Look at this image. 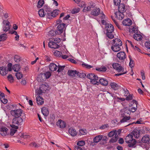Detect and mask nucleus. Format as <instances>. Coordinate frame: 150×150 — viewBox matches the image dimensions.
Segmentation results:
<instances>
[{
  "mask_svg": "<svg viewBox=\"0 0 150 150\" xmlns=\"http://www.w3.org/2000/svg\"><path fill=\"white\" fill-rule=\"evenodd\" d=\"M11 114L15 117L12 120V123L18 125H22L25 119V116L23 111L21 109H17L11 111Z\"/></svg>",
  "mask_w": 150,
  "mask_h": 150,
  "instance_id": "f257e3e1",
  "label": "nucleus"
},
{
  "mask_svg": "<svg viewBox=\"0 0 150 150\" xmlns=\"http://www.w3.org/2000/svg\"><path fill=\"white\" fill-rule=\"evenodd\" d=\"M110 44L112 45L111 50L114 52H117L121 50V47L122 45V42L121 40L118 38H115L110 41Z\"/></svg>",
  "mask_w": 150,
  "mask_h": 150,
  "instance_id": "f03ea898",
  "label": "nucleus"
},
{
  "mask_svg": "<svg viewBox=\"0 0 150 150\" xmlns=\"http://www.w3.org/2000/svg\"><path fill=\"white\" fill-rule=\"evenodd\" d=\"M105 31H106L107 37L110 39H112L114 38V34L113 31L114 28L113 25L110 23H105Z\"/></svg>",
  "mask_w": 150,
  "mask_h": 150,
  "instance_id": "7ed1b4c3",
  "label": "nucleus"
},
{
  "mask_svg": "<svg viewBox=\"0 0 150 150\" xmlns=\"http://www.w3.org/2000/svg\"><path fill=\"white\" fill-rule=\"evenodd\" d=\"M113 68L115 69L117 72L120 73L116 74L115 75L117 76H119L127 73V71H125L124 68L122 67L121 64L117 63H113L112 64Z\"/></svg>",
  "mask_w": 150,
  "mask_h": 150,
  "instance_id": "20e7f679",
  "label": "nucleus"
},
{
  "mask_svg": "<svg viewBox=\"0 0 150 150\" xmlns=\"http://www.w3.org/2000/svg\"><path fill=\"white\" fill-rule=\"evenodd\" d=\"M56 25L57 26L55 33L57 35H60L65 30L66 25L65 23H62V21L59 19L56 22Z\"/></svg>",
  "mask_w": 150,
  "mask_h": 150,
  "instance_id": "39448f33",
  "label": "nucleus"
},
{
  "mask_svg": "<svg viewBox=\"0 0 150 150\" xmlns=\"http://www.w3.org/2000/svg\"><path fill=\"white\" fill-rule=\"evenodd\" d=\"M125 140V142L128 144V146L129 147H134L137 143L136 140L133 139V135L130 134H129L126 137Z\"/></svg>",
  "mask_w": 150,
  "mask_h": 150,
  "instance_id": "423d86ee",
  "label": "nucleus"
},
{
  "mask_svg": "<svg viewBox=\"0 0 150 150\" xmlns=\"http://www.w3.org/2000/svg\"><path fill=\"white\" fill-rule=\"evenodd\" d=\"M107 137L106 136L98 135L94 138L93 141L94 143H97L101 140L103 141H107Z\"/></svg>",
  "mask_w": 150,
  "mask_h": 150,
  "instance_id": "0eeeda50",
  "label": "nucleus"
},
{
  "mask_svg": "<svg viewBox=\"0 0 150 150\" xmlns=\"http://www.w3.org/2000/svg\"><path fill=\"white\" fill-rule=\"evenodd\" d=\"M3 30L5 32H7L10 29V25L9 22L7 20H4L3 21Z\"/></svg>",
  "mask_w": 150,
  "mask_h": 150,
  "instance_id": "6e6552de",
  "label": "nucleus"
},
{
  "mask_svg": "<svg viewBox=\"0 0 150 150\" xmlns=\"http://www.w3.org/2000/svg\"><path fill=\"white\" fill-rule=\"evenodd\" d=\"M9 131L8 128L2 126L0 128V134L2 136H8L9 134Z\"/></svg>",
  "mask_w": 150,
  "mask_h": 150,
  "instance_id": "1a4fd4ad",
  "label": "nucleus"
},
{
  "mask_svg": "<svg viewBox=\"0 0 150 150\" xmlns=\"http://www.w3.org/2000/svg\"><path fill=\"white\" fill-rule=\"evenodd\" d=\"M117 57L121 62H123L126 58L125 53L124 52H120L117 54Z\"/></svg>",
  "mask_w": 150,
  "mask_h": 150,
  "instance_id": "9d476101",
  "label": "nucleus"
},
{
  "mask_svg": "<svg viewBox=\"0 0 150 150\" xmlns=\"http://www.w3.org/2000/svg\"><path fill=\"white\" fill-rule=\"evenodd\" d=\"M45 13H46V16L50 19H51V11L50 8L48 6H45L43 8Z\"/></svg>",
  "mask_w": 150,
  "mask_h": 150,
  "instance_id": "9b49d317",
  "label": "nucleus"
},
{
  "mask_svg": "<svg viewBox=\"0 0 150 150\" xmlns=\"http://www.w3.org/2000/svg\"><path fill=\"white\" fill-rule=\"evenodd\" d=\"M100 10L99 8L96 7L93 9L91 11V14L95 16H97L100 13Z\"/></svg>",
  "mask_w": 150,
  "mask_h": 150,
  "instance_id": "f8f14e48",
  "label": "nucleus"
},
{
  "mask_svg": "<svg viewBox=\"0 0 150 150\" xmlns=\"http://www.w3.org/2000/svg\"><path fill=\"white\" fill-rule=\"evenodd\" d=\"M123 114L122 115V118L120 120V122L121 123H123L125 122H130L131 117L129 116H124Z\"/></svg>",
  "mask_w": 150,
  "mask_h": 150,
  "instance_id": "ddd939ff",
  "label": "nucleus"
},
{
  "mask_svg": "<svg viewBox=\"0 0 150 150\" xmlns=\"http://www.w3.org/2000/svg\"><path fill=\"white\" fill-rule=\"evenodd\" d=\"M43 87H46V86L45 85H42L40 87L39 89L35 90V94L36 96L38 95H41L42 94L43 92H44V89H42Z\"/></svg>",
  "mask_w": 150,
  "mask_h": 150,
  "instance_id": "4468645a",
  "label": "nucleus"
},
{
  "mask_svg": "<svg viewBox=\"0 0 150 150\" xmlns=\"http://www.w3.org/2000/svg\"><path fill=\"white\" fill-rule=\"evenodd\" d=\"M132 103H133V104H132V106H133L130 109V112H134L136 110H137V102L134 100H133L132 102Z\"/></svg>",
  "mask_w": 150,
  "mask_h": 150,
  "instance_id": "2eb2a0df",
  "label": "nucleus"
},
{
  "mask_svg": "<svg viewBox=\"0 0 150 150\" xmlns=\"http://www.w3.org/2000/svg\"><path fill=\"white\" fill-rule=\"evenodd\" d=\"M118 9V11L124 13L126 11L127 8L124 4H120L119 5Z\"/></svg>",
  "mask_w": 150,
  "mask_h": 150,
  "instance_id": "dca6fc26",
  "label": "nucleus"
},
{
  "mask_svg": "<svg viewBox=\"0 0 150 150\" xmlns=\"http://www.w3.org/2000/svg\"><path fill=\"white\" fill-rule=\"evenodd\" d=\"M7 68L5 66L0 67V74L2 76H5L8 73Z\"/></svg>",
  "mask_w": 150,
  "mask_h": 150,
  "instance_id": "f3484780",
  "label": "nucleus"
},
{
  "mask_svg": "<svg viewBox=\"0 0 150 150\" xmlns=\"http://www.w3.org/2000/svg\"><path fill=\"white\" fill-rule=\"evenodd\" d=\"M123 12L118 11L115 13L116 17L118 19L121 20L124 17Z\"/></svg>",
  "mask_w": 150,
  "mask_h": 150,
  "instance_id": "a211bd4d",
  "label": "nucleus"
},
{
  "mask_svg": "<svg viewBox=\"0 0 150 150\" xmlns=\"http://www.w3.org/2000/svg\"><path fill=\"white\" fill-rule=\"evenodd\" d=\"M48 46L49 47L54 49H57L59 47V45L57 44L55 42L52 41L49 42Z\"/></svg>",
  "mask_w": 150,
  "mask_h": 150,
  "instance_id": "6ab92c4d",
  "label": "nucleus"
},
{
  "mask_svg": "<svg viewBox=\"0 0 150 150\" xmlns=\"http://www.w3.org/2000/svg\"><path fill=\"white\" fill-rule=\"evenodd\" d=\"M57 125L60 128H64L66 127V123L65 122L60 120L57 122Z\"/></svg>",
  "mask_w": 150,
  "mask_h": 150,
  "instance_id": "aec40b11",
  "label": "nucleus"
},
{
  "mask_svg": "<svg viewBox=\"0 0 150 150\" xmlns=\"http://www.w3.org/2000/svg\"><path fill=\"white\" fill-rule=\"evenodd\" d=\"M122 24L124 25L129 26L132 24V21L129 18L124 20L122 21Z\"/></svg>",
  "mask_w": 150,
  "mask_h": 150,
  "instance_id": "412c9836",
  "label": "nucleus"
},
{
  "mask_svg": "<svg viewBox=\"0 0 150 150\" xmlns=\"http://www.w3.org/2000/svg\"><path fill=\"white\" fill-rule=\"evenodd\" d=\"M49 67L50 70L52 71H56L58 68L57 66L53 63H51L49 65Z\"/></svg>",
  "mask_w": 150,
  "mask_h": 150,
  "instance_id": "4be33fe9",
  "label": "nucleus"
},
{
  "mask_svg": "<svg viewBox=\"0 0 150 150\" xmlns=\"http://www.w3.org/2000/svg\"><path fill=\"white\" fill-rule=\"evenodd\" d=\"M98 77L97 75H95V76L90 81L91 83L93 84H97L98 85L99 84V82H98Z\"/></svg>",
  "mask_w": 150,
  "mask_h": 150,
  "instance_id": "5701e85b",
  "label": "nucleus"
},
{
  "mask_svg": "<svg viewBox=\"0 0 150 150\" xmlns=\"http://www.w3.org/2000/svg\"><path fill=\"white\" fill-rule=\"evenodd\" d=\"M99 81L101 85L104 86H106L108 84V81L104 78L100 79Z\"/></svg>",
  "mask_w": 150,
  "mask_h": 150,
  "instance_id": "b1692460",
  "label": "nucleus"
},
{
  "mask_svg": "<svg viewBox=\"0 0 150 150\" xmlns=\"http://www.w3.org/2000/svg\"><path fill=\"white\" fill-rule=\"evenodd\" d=\"M68 132L69 134L72 137L75 136L77 134V132L76 130L73 128H69L68 130Z\"/></svg>",
  "mask_w": 150,
  "mask_h": 150,
  "instance_id": "393cba45",
  "label": "nucleus"
},
{
  "mask_svg": "<svg viewBox=\"0 0 150 150\" xmlns=\"http://www.w3.org/2000/svg\"><path fill=\"white\" fill-rule=\"evenodd\" d=\"M100 14V17L101 19V22L102 24L105 25L106 23V21L105 20V16L102 11H101Z\"/></svg>",
  "mask_w": 150,
  "mask_h": 150,
  "instance_id": "a878e982",
  "label": "nucleus"
},
{
  "mask_svg": "<svg viewBox=\"0 0 150 150\" xmlns=\"http://www.w3.org/2000/svg\"><path fill=\"white\" fill-rule=\"evenodd\" d=\"M129 31L131 33H134V34L139 33L138 30L136 26H131L129 28Z\"/></svg>",
  "mask_w": 150,
  "mask_h": 150,
  "instance_id": "bb28decb",
  "label": "nucleus"
},
{
  "mask_svg": "<svg viewBox=\"0 0 150 150\" xmlns=\"http://www.w3.org/2000/svg\"><path fill=\"white\" fill-rule=\"evenodd\" d=\"M37 103L38 105H41L44 103L43 98L41 96H39L36 98Z\"/></svg>",
  "mask_w": 150,
  "mask_h": 150,
  "instance_id": "cd10ccee",
  "label": "nucleus"
},
{
  "mask_svg": "<svg viewBox=\"0 0 150 150\" xmlns=\"http://www.w3.org/2000/svg\"><path fill=\"white\" fill-rule=\"evenodd\" d=\"M142 141L143 143H147L149 142V135L146 134L144 136L142 139Z\"/></svg>",
  "mask_w": 150,
  "mask_h": 150,
  "instance_id": "c85d7f7f",
  "label": "nucleus"
},
{
  "mask_svg": "<svg viewBox=\"0 0 150 150\" xmlns=\"http://www.w3.org/2000/svg\"><path fill=\"white\" fill-rule=\"evenodd\" d=\"M110 85L111 88L114 90H116L119 88V86L115 82H111Z\"/></svg>",
  "mask_w": 150,
  "mask_h": 150,
  "instance_id": "c756f323",
  "label": "nucleus"
},
{
  "mask_svg": "<svg viewBox=\"0 0 150 150\" xmlns=\"http://www.w3.org/2000/svg\"><path fill=\"white\" fill-rule=\"evenodd\" d=\"M134 38L137 41H140L142 40V36L139 33L134 34L133 35Z\"/></svg>",
  "mask_w": 150,
  "mask_h": 150,
  "instance_id": "7c9ffc66",
  "label": "nucleus"
},
{
  "mask_svg": "<svg viewBox=\"0 0 150 150\" xmlns=\"http://www.w3.org/2000/svg\"><path fill=\"white\" fill-rule=\"evenodd\" d=\"M41 112L43 115L45 116H47L48 115L49 112L48 109L45 108H43L41 109Z\"/></svg>",
  "mask_w": 150,
  "mask_h": 150,
  "instance_id": "2f4dec72",
  "label": "nucleus"
},
{
  "mask_svg": "<svg viewBox=\"0 0 150 150\" xmlns=\"http://www.w3.org/2000/svg\"><path fill=\"white\" fill-rule=\"evenodd\" d=\"M59 11L58 9H55L53 11H52L51 14V19L56 17L58 14Z\"/></svg>",
  "mask_w": 150,
  "mask_h": 150,
  "instance_id": "473e14b6",
  "label": "nucleus"
},
{
  "mask_svg": "<svg viewBox=\"0 0 150 150\" xmlns=\"http://www.w3.org/2000/svg\"><path fill=\"white\" fill-rule=\"evenodd\" d=\"M77 71L76 70H70L68 71V74L71 76L74 77L77 74Z\"/></svg>",
  "mask_w": 150,
  "mask_h": 150,
  "instance_id": "72a5a7b5",
  "label": "nucleus"
},
{
  "mask_svg": "<svg viewBox=\"0 0 150 150\" xmlns=\"http://www.w3.org/2000/svg\"><path fill=\"white\" fill-rule=\"evenodd\" d=\"M132 134L134 137L137 138L140 135V132L137 129H134L132 132Z\"/></svg>",
  "mask_w": 150,
  "mask_h": 150,
  "instance_id": "f704fd0d",
  "label": "nucleus"
},
{
  "mask_svg": "<svg viewBox=\"0 0 150 150\" xmlns=\"http://www.w3.org/2000/svg\"><path fill=\"white\" fill-rule=\"evenodd\" d=\"M21 67L19 64H16L14 65L12 67L13 70L16 72H18L19 71Z\"/></svg>",
  "mask_w": 150,
  "mask_h": 150,
  "instance_id": "c9c22d12",
  "label": "nucleus"
},
{
  "mask_svg": "<svg viewBox=\"0 0 150 150\" xmlns=\"http://www.w3.org/2000/svg\"><path fill=\"white\" fill-rule=\"evenodd\" d=\"M46 13L43 8L40 9L38 12L40 16L41 17H44L45 16H46Z\"/></svg>",
  "mask_w": 150,
  "mask_h": 150,
  "instance_id": "e433bc0d",
  "label": "nucleus"
},
{
  "mask_svg": "<svg viewBox=\"0 0 150 150\" xmlns=\"http://www.w3.org/2000/svg\"><path fill=\"white\" fill-rule=\"evenodd\" d=\"M18 126H15V127H14V128H12L11 129L10 131H9V134L11 136L13 135L16 132V129H18Z\"/></svg>",
  "mask_w": 150,
  "mask_h": 150,
  "instance_id": "4c0bfd02",
  "label": "nucleus"
},
{
  "mask_svg": "<svg viewBox=\"0 0 150 150\" xmlns=\"http://www.w3.org/2000/svg\"><path fill=\"white\" fill-rule=\"evenodd\" d=\"M118 137L117 134H115L114 137H113L110 140V142L111 143H114L116 142L118 139Z\"/></svg>",
  "mask_w": 150,
  "mask_h": 150,
  "instance_id": "58836bf2",
  "label": "nucleus"
},
{
  "mask_svg": "<svg viewBox=\"0 0 150 150\" xmlns=\"http://www.w3.org/2000/svg\"><path fill=\"white\" fill-rule=\"evenodd\" d=\"M96 70L99 71H105L107 70L106 68L104 67H97L96 68Z\"/></svg>",
  "mask_w": 150,
  "mask_h": 150,
  "instance_id": "ea45409f",
  "label": "nucleus"
},
{
  "mask_svg": "<svg viewBox=\"0 0 150 150\" xmlns=\"http://www.w3.org/2000/svg\"><path fill=\"white\" fill-rule=\"evenodd\" d=\"M44 4V0H39L38 3L37 7L38 8H40Z\"/></svg>",
  "mask_w": 150,
  "mask_h": 150,
  "instance_id": "a19ab883",
  "label": "nucleus"
},
{
  "mask_svg": "<svg viewBox=\"0 0 150 150\" xmlns=\"http://www.w3.org/2000/svg\"><path fill=\"white\" fill-rule=\"evenodd\" d=\"M7 38V35L5 34H3L0 35V41H4Z\"/></svg>",
  "mask_w": 150,
  "mask_h": 150,
  "instance_id": "79ce46f5",
  "label": "nucleus"
},
{
  "mask_svg": "<svg viewBox=\"0 0 150 150\" xmlns=\"http://www.w3.org/2000/svg\"><path fill=\"white\" fill-rule=\"evenodd\" d=\"M16 76L18 79H20L23 77V74L20 72H18L16 73Z\"/></svg>",
  "mask_w": 150,
  "mask_h": 150,
  "instance_id": "37998d69",
  "label": "nucleus"
},
{
  "mask_svg": "<svg viewBox=\"0 0 150 150\" xmlns=\"http://www.w3.org/2000/svg\"><path fill=\"white\" fill-rule=\"evenodd\" d=\"M82 66L83 67L87 69H90L93 67V66L85 63H82Z\"/></svg>",
  "mask_w": 150,
  "mask_h": 150,
  "instance_id": "c03bdc74",
  "label": "nucleus"
},
{
  "mask_svg": "<svg viewBox=\"0 0 150 150\" xmlns=\"http://www.w3.org/2000/svg\"><path fill=\"white\" fill-rule=\"evenodd\" d=\"M30 145V146L34 147L35 148H38L41 146V145L40 144H37L35 142H31Z\"/></svg>",
  "mask_w": 150,
  "mask_h": 150,
  "instance_id": "a18cd8bd",
  "label": "nucleus"
},
{
  "mask_svg": "<svg viewBox=\"0 0 150 150\" xmlns=\"http://www.w3.org/2000/svg\"><path fill=\"white\" fill-rule=\"evenodd\" d=\"M80 134L81 135H83L86 134L87 132L86 130L85 129H81L79 130Z\"/></svg>",
  "mask_w": 150,
  "mask_h": 150,
  "instance_id": "49530a36",
  "label": "nucleus"
},
{
  "mask_svg": "<svg viewBox=\"0 0 150 150\" xmlns=\"http://www.w3.org/2000/svg\"><path fill=\"white\" fill-rule=\"evenodd\" d=\"M54 54L57 57L61 56L62 53L59 51H56L54 52Z\"/></svg>",
  "mask_w": 150,
  "mask_h": 150,
  "instance_id": "de8ad7c7",
  "label": "nucleus"
},
{
  "mask_svg": "<svg viewBox=\"0 0 150 150\" xmlns=\"http://www.w3.org/2000/svg\"><path fill=\"white\" fill-rule=\"evenodd\" d=\"M14 60L15 62H18L21 60V58L19 56L16 55L14 57Z\"/></svg>",
  "mask_w": 150,
  "mask_h": 150,
  "instance_id": "09e8293b",
  "label": "nucleus"
},
{
  "mask_svg": "<svg viewBox=\"0 0 150 150\" xmlns=\"http://www.w3.org/2000/svg\"><path fill=\"white\" fill-rule=\"evenodd\" d=\"M7 79L10 82L12 83L14 81L13 78L11 75H9L7 76Z\"/></svg>",
  "mask_w": 150,
  "mask_h": 150,
  "instance_id": "8fccbe9b",
  "label": "nucleus"
},
{
  "mask_svg": "<svg viewBox=\"0 0 150 150\" xmlns=\"http://www.w3.org/2000/svg\"><path fill=\"white\" fill-rule=\"evenodd\" d=\"M145 46L147 48V50L150 51V42H146L145 43Z\"/></svg>",
  "mask_w": 150,
  "mask_h": 150,
  "instance_id": "3c124183",
  "label": "nucleus"
},
{
  "mask_svg": "<svg viewBox=\"0 0 150 150\" xmlns=\"http://www.w3.org/2000/svg\"><path fill=\"white\" fill-rule=\"evenodd\" d=\"M116 131H111L108 134V136L109 137H112L114 135H115V134H117L116 133Z\"/></svg>",
  "mask_w": 150,
  "mask_h": 150,
  "instance_id": "603ef678",
  "label": "nucleus"
},
{
  "mask_svg": "<svg viewBox=\"0 0 150 150\" xmlns=\"http://www.w3.org/2000/svg\"><path fill=\"white\" fill-rule=\"evenodd\" d=\"M65 67V66H61L60 65H58V69L57 70V71L58 72H61L62 70H63Z\"/></svg>",
  "mask_w": 150,
  "mask_h": 150,
  "instance_id": "864d4df0",
  "label": "nucleus"
},
{
  "mask_svg": "<svg viewBox=\"0 0 150 150\" xmlns=\"http://www.w3.org/2000/svg\"><path fill=\"white\" fill-rule=\"evenodd\" d=\"M91 7L90 6H85L83 10V12H86L89 11L91 10Z\"/></svg>",
  "mask_w": 150,
  "mask_h": 150,
  "instance_id": "5fc2aeb1",
  "label": "nucleus"
},
{
  "mask_svg": "<svg viewBox=\"0 0 150 150\" xmlns=\"http://www.w3.org/2000/svg\"><path fill=\"white\" fill-rule=\"evenodd\" d=\"M51 74L49 71L46 72L44 74V75L46 79L49 78L51 76Z\"/></svg>",
  "mask_w": 150,
  "mask_h": 150,
  "instance_id": "6e6d98bb",
  "label": "nucleus"
},
{
  "mask_svg": "<svg viewBox=\"0 0 150 150\" xmlns=\"http://www.w3.org/2000/svg\"><path fill=\"white\" fill-rule=\"evenodd\" d=\"M85 144V142L84 141H81L77 143V145L79 146H82Z\"/></svg>",
  "mask_w": 150,
  "mask_h": 150,
  "instance_id": "4d7b16f0",
  "label": "nucleus"
},
{
  "mask_svg": "<svg viewBox=\"0 0 150 150\" xmlns=\"http://www.w3.org/2000/svg\"><path fill=\"white\" fill-rule=\"evenodd\" d=\"M9 14L7 13H4L3 15L2 16V18L4 20V19H7L9 17Z\"/></svg>",
  "mask_w": 150,
  "mask_h": 150,
  "instance_id": "13d9d810",
  "label": "nucleus"
},
{
  "mask_svg": "<svg viewBox=\"0 0 150 150\" xmlns=\"http://www.w3.org/2000/svg\"><path fill=\"white\" fill-rule=\"evenodd\" d=\"M94 74H89L87 75V77L91 80L95 76Z\"/></svg>",
  "mask_w": 150,
  "mask_h": 150,
  "instance_id": "bf43d9fd",
  "label": "nucleus"
},
{
  "mask_svg": "<svg viewBox=\"0 0 150 150\" xmlns=\"http://www.w3.org/2000/svg\"><path fill=\"white\" fill-rule=\"evenodd\" d=\"M121 111L124 112L125 114L127 113L129 114L131 113L130 109H124L121 110Z\"/></svg>",
  "mask_w": 150,
  "mask_h": 150,
  "instance_id": "052dcab7",
  "label": "nucleus"
},
{
  "mask_svg": "<svg viewBox=\"0 0 150 150\" xmlns=\"http://www.w3.org/2000/svg\"><path fill=\"white\" fill-rule=\"evenodd\" d=\"M80 10V9L79 8H75L72 10L71 12L72 13H76L79 12Z\"/></svg>",
  "mask_w": 150,
  "mask_h": 150,
  "instance_id": "680f3d73",
  "label": "nucleus"
},
{
  "mask_svg": "<svg viewBox=\"0 0 150 150\" xmlns=\"http://www.w3.org/2000/svg\"><path fill=\"white\" fill-rule=\"evenodd\" d=\"M123 90L125 93L124 95L127 96L129 94V91L126 88H123Z\"/></svg>",
  "mask_w": 150,
  "mask_h": 150,
  "instance_id": "e2e57ef3",
  "label": "nucleus"
},
{
  "mask_svg": "<svg viewBox=\"0 0 150 150\" xmlns=\"http://www.w3.org/2000/svg\"><path fill=\"white\" fill-rule=\"evenodd\" d=\"M12 64L11 63H9L7 65V70L8 71H11L12 70Z\"/></svg>",
  "mask_w": 150,
  "mask_h": 150,
  "instance_id": "0e129e2a",
  "label": "nucleus"
},
{
  "mask_svg": "<svg viewBox=\"0 0 150 150\" xmlns=\"http://www.w3.org/2000/svg\"><path fill=\"white\" fill-rule=\"evenodd\" d=\"M21 137L24 139L28 138L30 137V136L26 133L22 134Z\"/></svg>",
  "mask_w": 150,
  "mask_h": 150,
  "instance_id": "69168bd1",
  "label": "nucleus"
},
{
  "mask_svg": "<svg viewBox=\"0 0 150 150\" xmlns=\"http://www.w3.org/2000/svg\"><path fill=\"white\" fill-rule=\"evenodd\" d=\"M77 74L79 76L80 78H84V77L85 76L86 74H85L84 73H80L79 72H78L77 73Z\"/></svg>",
  "mask_w": 150,
  "mask_h": 150,
  "instance_id": "338daca9",
  "label": "nucleus"
},
{
  "mask_svg": "<svg viewBox=\"0 0 150 150\" xmlns=\"http://www.w3.org/2000/svg\"><path fill=\"white\" fill-rule=\"evenodd\" d=\"M4 97L1 98V101L4 104H6L8 102V100L6 99H5Z\"/></svg>",
  "mask_w": 150,
  "mask_h": 150,
  "instance_id": "774afa93",
  "label": "nucleus"
}]
</instances>
